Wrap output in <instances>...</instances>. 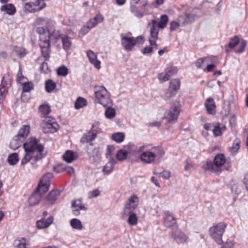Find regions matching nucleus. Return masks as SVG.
<instances>
[{"mask_svg":"<svg viewBox=\"0 0 248 248\" xmlns=\"http://www.w3.org/2000/svg\"><path fill=\"white\" fill-rule=\"evenodd\" d=\"M230 167L231 164L227 162L225 155L218 154L214 157L213 161L206 160L202 167L205 170L218 174L224 170H228Z\"/></svg>","mask_w":248,"mask_h":248,"instance_id":"nucleus-1","label":"nucleus"},{"mask_svg":"<svg viewBox=\"0 0 248 248\" xmlns=\"http://www.w3.org/2000/svg\"><path fill=\"white\" fill-rule=\"evenodd\" d=\"M39 140L34 137L31 138L23 144L25 152L30 153L35 155H41L42 158L44 157L46 153H44V146L39 143Z\"/></svg>","mask_w":248,"mask_h":248,"instance_id":"nucleus-2","label":"nucleus"},{"mask_svg":"<svg viewBox=\"0 0 248 248\" xmlns=\"http://www.w3.org/2000/svg\"><path fill=\"white\" fill-rule=\"evenodd\" d=\"M94 92L95 101L101 104L103 107L112 105V100L110 94L107 90L102 86H95Z\"/></svg>","mask_w":248,"mask_h":248,"instance_id":"nucleus-3","label":"nucleus"},{"mask_svg":"<svg viewBox=\"0 0 248 248\" xmlns=\"http://www.w3.org/2000/svg\"><path fill=\"white\" fill-rule=\"evenodd\" d=\"M226 227V223L221 222L209 229L210 235L219 245L223 242L222 237Z\"/></svg>","mask_w":248,"mask_h":248,"instance_id":"nucleus-4","label":"nucleus"},{"mask_svg":"<svg viewBox=\"0 0 248 248\" xmlns=\"http://www.w3.org/2000/svg\"><path fill=\"white\" fill-rule=\"evenodd\" d=\"M154 152L145 151L140 155V159L142 162L151 164L154 162L157 155L162 156L164 153L162 148L155 147L152 148Z\"/></svg>","mask_w":248,"mask_h":248,"instance_id":"nucleus-5","label":"nucleus"},{"mask_svg":"<svg viewBox=\"0 0 248 248\" xmlns=\"http://www.w3.org/2000/svg\"><path fill=\"white\" fill-rule=\"evenodd\" d=\"M41 127L45 134L54 133L59 128V125L54 118L45 117L41 123Z\"/></svg>","mask_w":248,"mask_h":248,"instance_id":"nucleus-6","label":"nucleus"},{"mask_svg":"<svg viewBox=\"0 0 248 248\" xmlns=\"http://www.w3.org/2000/svg\"><path fill=\"white\" fill-rule=\"evenodd\" d=\"M180 109V104L178 102H175L172 104L166 116L169 123L175 122L177 120Z\"/></svg>","mask_w":248,"mask_h":248,"instance_id":"nucleus-7","label":"nucleus"},{"mask_svg":"<svg viewBox=\"0 0 248 248\" xmlns=\"http://www.w3.org/2000/svg\"><path fill=\"white\" fill-rule=\"evenodd\" d=\"M12 79L8 75H5L0 85V103L4 99L8 88L11 86Z\"/></svg>","mask_w":248,"mask_h":248,"instance_id":"nucleus-8","label":"nucleus"},{"mask_svg":"<svg viewBox=\"0 0 248 248\" xmlns=\"http://www.w3.org/2000/svg\"><path fill=\"white\" fill-rule=\"evenodd\" d=\"M148 26L150 27V36L149 39L151 46H155V49H157V46L156 41L158 39V30L157 26V21L154 19L151 23H149Z\"/></svg>","mask_w":248,"mask_h":248,"instance_id":"nucleus-9","label":"nucleus"},{"mask_svg":"<svg viewBox=\"0 0 248 248\" xmlns=\"http://www.w3.org/2000/svg\"><path fill=\"white\" fill-rule=\"evenodd\" d=\"M139 198L133 195L129 198L126 204H125L123 215H126L127 214L133 212V211L137 207L139 204Z\"/></svg>","mask_w":248,"mask_h":248,"instance_id":"nucleus-10","label":"nucleus"},{"mask_svg":"<svg viewBox=\"0 0 248 248\" xmlns=\"http://www.w3.org/2000/svg\"><path fill=\"white\" fill-rule=\"evenodd\" d=\"M104 20L103 16L98 14L96 15L93 18L90 19L87 24V27H84L80 30V32H84V33L88 32L89 30L95 26L98 23L103 22Z\"/></svg>","mask_w":248,"mask_h":248,"instance_id":"nucleus-11","label":"nucleus"},{"mask_svg":"<svg viewBox=\"0 0 248 248\" xmlns=\"http://www.w3.org/2000/svg\"><path fill=\"white\" fill-rule=\"evenodd\" d=\"M171 236L178 244H182L186 242L187 237L181 231L177 229H172Z\"/></svg>","mask_w":248,"mask_h":248,"instance_id":"nucleus-12","label":"nucleus"},{"mask_svg":"<svg viewBox=\"0 0 248 248\" xmlns=\"http://www.w3.org/2000/svg\"><path fill=\"white\" fill-rule=\"evenodd\" d=\"M164 224L165 226L172 229H177L178 225L177 224L175 217L171 215L169 211H166L164 213Z\"/></svg>","mask_w":248,"mask_h":248,"instance_id":"nucleus-13","label":"nucleus"},{"mask_svg":"<svg viewBox=\"0 0 248 248\" xmlns=\"http://www.w3.org/2000/svg\"><path fill=\"white\" fill-rule=\"evenodd\" d=\"M39 46L41 49L42 55L45 58V60H48L50 58V40L40 42Z\"/></svg>","mask_w":248,"mask_h":248,"instance_id":"nucleus-14","label":"nucleus"},{"mask_svg":"<svg viewBox=\"0 0 248 248\" xmlns=\"http://www.w3.org/2000/svg\"><path fill=\"white\" fill-rule=\"evenodd\" d=\"M122 45L127 51L131 50L136 45L134 37L123 36L121 39Z\"/></svg>","mask_w":248,"mask_h":248,"instance_id":"nucleus-15","label":"nucleus"},{"mask_svg":"<svg viewBox=\"0 0 248 248\" xmlns=\"http://www.w3.org/2000/svg\"><path fill=\"white\" fill-rule=\"evenodd\" d=\"M25 153V155L22 159L21 161V164L22 165L27 164L30 161H31L32 164H33L36 161L42 159V156L41 154L38 155H35L28 152Z\"/></svg>","mask_w":248,"mask_h":248,"instance_id":"nucleus-16","label":"nucleus"},{"mask_svg":"<svg viewBox=\"0 0 248 248\" xmlns=\"http://www.w3.org/2000/svg\"><path fill=\"white\" fill-rule=\"evenodd\" d=\"M72 207L74 208L73 210V213L75 216H78L80 214V210L84 211L87 210V208L85 205L82 204V201L80 199L73 201L72 202Z\"/></svg>","mask_w":248,"mask_h":248,"instance_id":"nucleus-17","label":"nucleus"},{"mask_svg":"<svg viewBox=\"0 0 248 248\" xmlns=\"http://www.w3.org/2000/svg\"><path fill=\"white\" fill-rule=\"evenodd\" d=\"M60 194V191L59 190H53L50 192L45 198V202L47 204H53L57 200L58 197Z\"/></svg>","mask_w":248,"mask_h":248,"instance_id":"nucleus-18","label":"nucleus"},{"mask_svg":"<svg viewBox=\"0 0 248 248\" xmlns=\"http://www.w3.org/2000/svg\"><path fill=\"white\" fill-rule=\"evenodd\" d=\"M53 216H50L46 219L42 218L37 221L36 226L39 229L46 228L53 223Z\"/></svg>","mask_w":248,"mask_h":248,"instance_id":"nucleus-19","label":"nucleus"},{"mask_svg":"<svg viewBox=\"0 0 248 248\" xmlns=\"http://www.w3.org/2000/svg\"><path fill=\"white\" fill-rule=\"evenodd\" d=\"M204 105L209 114L214 115L216 113V105L213 98L209 97L207 98L205 101Z\"/></svg>","mask_w":248,"mask_h":248,"instance_id":"nucleus-20","label":"nucleus"},{"mask_svg":"<svg viewBox=\"0 0 248 248\" xmlns=\"http://www.w3.org/2000/svg\"><path fill=\"white\" fill-rule=\"evenodd\" d=\"M87 55L91 63L94 65V67L98 69L101 67L100 62L97 59V54L92 50H88Z\"/></svg>","mask_w":248,"mask_h":248,"instance_id":"nucleus-21","label":"nucleus"},{"mask_svg":"<svg viewBox=\"0 0 248 248\" xmlns=\"http://www.w3.org/2000/svg\"><path fill=\"white\" fill-rule=\"evenodd\" d=\"M25 5L29 8L36 7L34 9L38 11L45 8L46 4L44 0H36L35 2H27Z\"/></svg>","mask_w":248,"mask_h":248,"instance_id":"nucleus-22","label":"nucleus"},{"mask_svg":"<svg viewBox=\"0 0 248 248\" xmlns=\"http://www.w3.org/2000/svg\"><path fill=\"white\" fill-rule=\"evenodd\" d=\"M30 127L29 125H24L19 130L16 137H18L19 139L23 141L30 133Z\"/></svg>","mask_w":248,"mask_h":248,"instance_id":"nucleus-23","label":"nucleus"},{"mask_svg":"<svg viewBox=\"0 0 248 248\" xmlns=\"http://www.w3.org/2000/svg\"><path fill=\"white\" fill-rule=\"evenodd\" d=\"M116 163L114 159H111L105 165L103 169V172L105 175L109 174L113 170Z\"/></svg>","mask_w":248,"mask_h":248,"instance_id":"nucleus-24","label":"nucleus"},{"mask_svg":"<svg viewBox=\"0 0 248 248\" xmlns=\"http://www.w3.org/2000/svg\"><path fill=\"white\" fill-rule=\"evenodd\" d=\"M36 31L40 35V42L50 40V33H48V31L46 32L43 27L37 28Z\"/></svg>","mask_w":248,"mask_h":248,"instance_id":"nucleus-25","label":"nucleus"},{"mask_svg":"<svg viewBox=\"0 0 248 248\" xmlns=\"http://www.w3.org/2000/svg\"><path fill=\"white\" fill-rule=\"evenodd\" d=\"M87 153L89 155L90 159L93 161H95L99 157V149L88 147L87 149Z\"/></svg>","mask_w":248,"mask_h":248,"instance_id":"nucleus-26","label":"nucleus"},{"mask_svg":"<svg viewBox=\"0 0 248 248\" xmlns=\"http://www.w3.org/2000/svg\"><path fill=\"white\" fill-rule=\"evenodd\" d=\"M0 10L1 11L5 12L9 15H13L16 12V8L12 4H7L2 5Z\"/></svg>","mask_w":248,"mask_h":248,"instance_id":"nucleus-27","label":"nucleus"},{"mask_svg":"<svg viewBox=\"0 0 248 248\" xmlns=\"http://www.w3.org/2000/svg\"><path fill=\"white\" fill-rule=\"evenodd\" d=\"M96 137L94 133L89 131L88 133L83 135L80 139V142L83 143H87L94 140Z\"/></svg>","mask_w":248,"mask_h":248,"instance_id":"nucleus-28","label":"nucleus"},{"mask_svg":"<svg viewBox=\"0 0 248 248\" xmlns=\"http://www.w3.org/2000/svg\"><path fill=\"white\" fill-rule=\"evenodd\" d=\"M41 198V195L37 192L32 194L29 199V203L30 206H34L39 203Z\"/></svg>","mask_w":248,"mask_h":248,"instance_id":"nucleus-29","label":"nucleus"},{"mask_svg":"<svg viewBox=\"0 0 248 248\" xmlns=\"http://www.w3.org/2000/svg\"><path fill=\"white\" fill-rule=\"evenodd\" d=\"M22 141V140L19 139L18 137H16L15 136L11 141L9 146L10 148L15 150L21 146V144Z\"/></svg>","mask_w":248,"mask_h":248,"instance_id":"nucleus-30","label":"nucleus"},{"mask_svg":"<svg viewBox=\"0 0 248 248\" xmlns=\"http://www.w3.org/2000/svg\"><path fill=\"white\" fill-rule=\"evenodd\" d=\"M169 18L168 16L166 15H163L161 16L160 20L159 22L157 24V26L158 28L163 29L165 28L168 23Z\"/></svg>","mask_w":248,"mask_h":248,"instance_id":"nucleus-31","label":"nucleus"},{"mask_svg":"<svg viewBox=\"0 0 248 248\" xmlns=\"http://www.w3.org/2000/svg\"><path fill=\"white\" fill-rule=\"evenodd\" d=\"M63 158L67 163L72 162L75 159L73 152L70 150L66 151L63 155Z\"/></svg>","mask_w":248,"mask_h":248,"instance_id":"nucleus-32","label":"nucleus"},{"mask_svg":"<svg viewBox=\"0 0 248 248\" xmlns=\"http://www.w3.org/2000/svg\"><path fill=\"white\" fill-rule=\"evenodd\" d=\"M87 105V101L85 99L81 97H78L75 103V108L78 109Z\"/></svg>","mask_w":248,"mask_h":248,"instance_id":"nucleus-33","label":"nucleus"},{"mask_svg":"<svg viewBox=\"0 0 248 248\" xmlns=\"http://www.w3.org/2000/svg\"><path fill=\"white\" fill-rule=\"evenodd\" d=\"M71 227L77 230H80L82 229L83 226L80 220L77 218H73L70 220Z\"/></svg>","mask_w":248,"mask_h":248,"instance_id":"nucleus-34","label":"nucleus"},{"mask_svg":"<svg viewBox=\"0 0 248 248\" xmlns=\"http://www.w3.org/2000/svg\"><path fill=\"white\" fill-rule=\"evenodd\" d=\"M56 87V83L52 80L48 79L46 81L45 89L47 93H51Z\"/></svg>","mask_w":248,"mask_h":248,"instance_id":"nucleus-35","label":"nucleus"},{"mask_svg":"<svg viewBox=\"0 0 248 248\" xmlns=\"http://www.w3.org/2000/svg\"><path fill=\"white\" fill-rule=\"evenodd\" d=\"M180 81L178 79H172L170 83V87L169 88L170 90H172L177 92L180 88Z\"/></svg>","mask_w":248,"mask_h":248,"instance_id":"nucleus-36","label":"nucleus"},{"mask_svg":"<svg viewBox=\"0 0 248 248\" xmlns=\"http://www.w3.org/2000/svg\"><path fill=\"white\" fill-rule=\"evenodd\" d=\"M7 161L9 164L11 165H15L18 161V155L16 153H13L8 157Z\"/></svg>","mask_w":248,"mask_h":248,"instance_id":"nucleus-37","label":"nucleus"},{"mask_svg":"<svg viewBox=\"0 0 248 248\" xmlns=\"http://www.w3.org/2000/svg\"><path fill=\"white\" fill-rule=\"evenodd\" d=\"M212 131L215 137H218L222 134V129L219 123H214Z\"/></svg>","mask_w":248,"mask_h":248,"instance_id":"nucleus-38","label":"nucleus"},{"mask_svg":"<svg viewBox=\"0 0 248 248\" xmlns=\"http://www.w3.org/2000/svg\"><path fill=\"white\" fill-rule=\"evenodd\" d=\"M49 186H46L42 184L41 182H39L38 187L36 189V192L40 194V195L46 193L48 190Z\"/></svg>","mask_w":248,"mask_h":248,"instance_id":"nucleus-39","label":"nucleus"},{"mask_svg":"<svg viewBox=\"0 0 248 248\" xmlns=\"http://www.w3.org/2000/svg\"><path fill=\"white\" fill-rule=\"evenodd\" d=\"M68 73V69L64 65L61 66L57 69V74L59 76L66 77Z\"/></svg>","mask_w":248,"mask_h":248,"instance_id":"nucleus-40","label":"nucleus"},{"mask_svg":"<svg viewBox=\"0 0 248 248\" xmlns=\"http://www.w3.org/2000/svg\"><path fill=\"white\" fill-rule=\"evenodd\" d=\"M112 139L118 143L122 142L124 139V134L122 132L114 133L112 135Z\"/></svg>","mask_w":248,"mask_h":248,"instance_id":"nucleus-41","label":"nucleus"},{"mask_svg":"<svg viewBox=\"0 0 248 248\" xmlns=\"http://www.w3.org/2000/svg\"><path fill=\"white\" fill-rule=\"evenodd\" d=\"M108 106L105 111V116L107 118L111 119L115 116L116 111L114 108L110 107L111 106Z\"/></svg>","mask_w":248,"mask_h":248,"instance_id":"nucleus-42","label":"nucleus"},{"mask_svg":"<svg viewBox=\"0 0 248 248\" xmlns=\"http://www.w3.org/2000/svg\"><path fill=\"white\" fill-rule=\"evenodd\" d=\"M126 215H129L128 222L132 226L137 225L138 223V217L136 214L131 212V213L127 214Z\"/></svg>","mask_w":248,"mask_h":248,"instance_id":"nucleus-43","label":"nucleus"},{"mask_svg":"<svg viewBox=\"0 0 248 248\" xmlns=\"http://www.w3.org/2000/svg\"><path fill=\"white\" fill-rule=\"evenodd\" d=\"M52 178L53 175L50 173H48L42 177L40 182L46 186H50V180Z\"/></svg>","mask_w":248,"mask_h":248,"instance_id":"nucleus-44","label":"nucleus"},{"mask_svg":"<svg viewBox=\"0 0 248 248\" xmlns=\"http://www.w3.org/2000/svg\"><path fill=\"white\" fill-rule=\"evenodd\" d=\"M36 23L38 25H47L52 24L53 21L47 18L39 17L36 19Z\"/></svg>","mask_w":248,"mask_h":248,"instance_id":"nucleus-45","label":"nucleus"},{"mask_svg":"<svg viewBox=\"0 0 248 248\" xmlns=\"http://www.w3.org/2000/svg\"><path fill=\"white\" fill-rule=\"evenodd\" d=\"M63 47L65 50H68L71 46V41L70 37L64 36L62 38Z\"/></svg>","mask_w":248,"mask_h":248,"instance_id":"nucleus-46","label":"nucleus"},{"mask_svg":"<svg viewBox=\"0 0 248 248\" xmlns=\"http://www.w3.org/2000/svg\"><path fill=\"white\" fill-rule=\"evenodd\" d=\"M195 16L190 14H185L183 24L186 25L193 22L195 20Z\"/></svg>","mask_w":248,"mask_h":248,"instance_id":"nucleus-47","label":"nucleus"},{"mask_svg":"<svg viewBox=\"0 0 248 248\" xmlns=\"http://www.w3.org/2000/svg\"><path fill=\"white\" fill-rule=\"evenodd\" d=\"M16 248H28L27 246V241L25 238H19L16 240Z\"/></svg>","mask_w":248,"mask_h":248,"instance_id":"nucleus-48","label":"nucleus"},{"mask_svg":"<svg viewBox=\"0 0 248 248\" xmlns=\"http://www.w3.org/2000/svg\"><path fill=\"white\" fill-rule=\"evenodd\" d=\"M48 33L49 34L50 38L53 37L55 40H58L61 38V33L59 30H53V31L48 30Z\"/></svg>","mask_w":248,"mask_h":248,"instance_id":"nucleus-49","label":"nucleus"},{"mask_svg":"<svg viewBox=\"0 0 248 248\" xmlns=\"http://www.w3.org/2000/svg\"><path fill=\"white\" fill-rule=\"evenodd\" d=\"M127 152L124 149L119 150L117 154V158L120 160L122 161L126 159L127 156Z\"/></svg>","mask_w":248,"mask_h":248,"instance_id":"nucleus-50","label":"nucleus"},{"mask_svg":"<svg viewBox=\"0 0 248 248\" xmlns=\"http://www.w3.org/2000/svg\"><path fill=\"white\" fill-rule=\"evenodd\" d=\"M90 131L93 132V133H94L96 136H97V135L101 131V129L99 127V123L98 122H94L93 124L92 128Z\"/></svg>","mask_w":248,"mask_h":248,"instance_id":"nucleus-51","label":"nucleus"},{"mask_svg":"<svg viewBox=\"0 0 248 248\" xmlns=\"http://www.w3.org/2000/svg\"><path fill=\"white\" fill-rule=\"evenodd\" d=\"M39 109L44 116L48 114L51 111L50 108L48 105H41Z\"/></svg>","mask_w":248,"mask_h":248,"instance_id":"nucleus-52","label":"nucleus"},{"mask_svg":"<svg viewBox=\"0 0 248 248\" xmlns=\"http://www.w3.org/2000/svg\"><path fill=\"white\" fill-rule=\"evenodd\" d=\"M131 11L136 17L138 18H141L144 16V14L140 12L138 9L137 7L134 5L131 6Z\"/></svg>","mask_w":248,"mask_h":248,"instance_id":"nucleus-53","label":"nucleus"},{"mask_svg":"<svg viewBox=\"0 0 248 248\" xmlns=\"http://www.w3.org/2000/svg\"><path fill=\"white\" fill-rule=\"evenodd\" d=\"M239 42V39L236 36L232 38L230 40V42L228 44V47L232 48L235 47Z\"/></svg>","mask_w":248,"mask_h":248,"instance_id":"nucleus-54","label":"nucleus"},{"mask_svg":"<svg viewBox=\"0 0 248 248\" xmlns=\"http://www.w3.org/2000/svg\"><path fill=\"white\" fill-rule=\"evenodd\" d=\"M22 88L24 92H29L33 89V85L31 82H24Z\"/></svg>","mask_w":248,"mask_h":248,"instance_id":"nucleus-55","label":"nucleus"},{"mask_svg":"<svg viewBox=\"0 0 248 248\" xmlns=\"http://www.w3.org/2000/svg\"><path fill=\"white\" fill-rule=\"evenodd\" d=\"M240 140H236L234 141L231 148V151L232 153H236L240 148Z\"/></svg>","mask_w":248,"mask_h":248,"instance_id":"nucleus-56","label":"nucleus"},{"mask_svg":"<svg viewBox=\"0 0 248 248\" xmlns=\"http://www.w3.org/2000/svg\"><path fill=\"white\" fill-rule=\"evenodd\" d=\"M178 72V69L177 67L174 66H170V67H168L166 69V72L170 76V77L177 74Z\"/></svg>","mask_w":248,"mask_h":248,"instance_id":"nucleus-57","label":"nucleus"},{"mask_svg":"<svg viewBox=\"0 0 248 248\" xmlns=\"http://www.w3.org/2000/svg\"><path fill=\"white\" fill-rule=\"evenodd\" d=\"M171 173L169 170H164L161 172L158 173V176L160 177H162L164 179L168 180L171 176Z\"/></svg>","mask_w":248,"mask_h":248,"instance_id":"nucleus-58","label":"nucleus"},{"mask_svg":"<svg viewBox=\"0 0 248 248\" xmlns=\"http://www.w3.org/2000/svg\"><path fill=\"white\" fill-rule=\"evenodd\" d=\"M176 92L172 90H170V89L169 88L167 92L165 93V99L166 100H169L170 98L174 97L176 94Z\"/></svg>","mask_w":248,"mask_h":248,"instance_id":"nucleus-59","label":"nucleus"},{"mask_svg":"<svg viewBox=\"0 0 248 248\" xmlns=\"http://www.w3.org/2000/svg\"><path fill=\"white\" fill-rule=\"evenodd\" d=\"M155 49V46H146L142 50L141 52L144 54H150L151 53L154 49Z\"/></svg>","mask_w":248,"mask_h":248,"instance_id":"nucleus-60","label":"nucleus"},{"mask_svg":"<svg viewBox=\"0 0 248 248\" xmlns=\"http://www.w3.org/2000/svg\"><path fill=\"white\" fill-rule=\"evenodd\" d=\"M100 194V192L98 189H94L90 191L88 194L89 198L92 199L93 198L97 197Z\"/></svg>","mask_w":248,"mask_h":248,"instance_id":"nucleus-61","label":"nucleus"},{"mask_svg":"<svg viewBox=\"0 0 248 248\" xmlns=\"http://www.w3.org/2000/svg\"><path fill=\"white\" fill-rule=\"evenodd\" d=\"M170 78V76L166 72L165 75L163 73H160L158 75V79L160 81H167L169 80Z\"/></svg>","mask_w":248,"mask_h":248,"instance_id":"nucleus-62","label":"nucleus"},{"mask_svg":"<svg viewBox=\"0 0 248 248\" xmlns=\"http://www.w3.org/2000/svg\"><path fill=\"white\" fill-rule=\"evenodd\" d=\"M40 70L43 73H47L48 71L47 63L45 62H43L40 66Z\"/></svg>","mask_w":248,"mask_h":248,"instance_id":"nucleus-63","label":"nucleus"},{"mask_svg":"<svg viewBox=\"0 0 248 248\" xmlns=\"http://www.w3.org/2000/svg\"><path fill=\"white\" fill-rule=\"evenodd\" d=\"M179 26L178 22L173 21L170 24V29L171 31H175Z\"/></svg>","mask_w":248,"mask_h":248,"instance_id":"nucleus-64","label":"nucleus"}]
</instances>
